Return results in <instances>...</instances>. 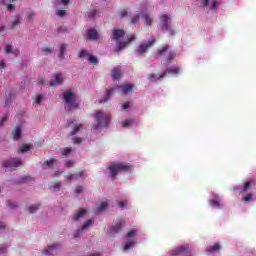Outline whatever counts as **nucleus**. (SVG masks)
Masks as SVG:
<instances>
[{
    "instance_id": "5701e85b",
    "label": "nucleus",
    "mask_w": 256,
    "mask_h": 256,
    "mask_svg": "<svg viewBox=\"0 0 256 256\" xmlns=\"http://www.w3.org/2000/svg\"><path fill=\"white\" fill-rule=\"evenodd\" d=\"M121 77V70L116 67L112 70V79L117 80Z\"/></svg>"
},
{
    "instance_id": "13d9d810",
    "label": "nucleus",
    "mask_w": 256,
    "mask_h": 256,
    "mask_svg": "<svg viewBox=\"0 0 256 256\" xmlns=\"http://www.w3.org/2000/svg\"><path fill=\"white\" fill-rule=\"evenodd\" d=\"M0 253H7V246H0Z\"/></svg>"
},
{
    "instance_id": "8fccbe9b",
    "label": "nucleus",
    "mask_w": 256,
    "mask_h": 256,
    "mask_svg": "<svg viewBox=\"0 0 256 256\" xmlns=\"http://www.w3.org/2000/svg\"><path fill=\"white\" fill-rule=\"evenodd\" d=\"M47 83V80L45 78H39L38 85H45Z\"/></svg>"
},
{
    "instance_id": "c03bdc74",
    "label": "nucleus",
    "mask_w": 256,
    "mask_h": 256,
    "mask_svg": "<svg viewBox=\"0 0 256 256\" xmlns=\"http://www.w3.org/2000/svg\"><path fill=\"white\" fill-rule=\"evenodd\" d=\"M73 165H75V163L72 160H67L65 163V167H67L68 169H71Z\"/></svg>"
},
{
    "instance_id": "f8f14e48",
    "label": "nucleus",
    "mask_w": 256,
    "mask_h": 256,
    "mask_svg": "<svg viewBox=\"0 0 256 256\" xmlns=\"http://www.w3.org/2000/svg\"><path fill=\"white\" fill-rule=\"evenodd\" d=\"M63 83V75L54 74V80L50 81V87H57Z\"/></svg>"
},
{
    "instance_id": "bf43d9fd",
    "label": "nucleus",
    "mask_w": 256,
    "mask_h": 256,
    "mask_svg": "<svg viewBox=\"0 0 256 256\" xmlns=\"http://www.w3.org/2000/svg\"><path fill=\"white\" fill-rule=\"evenodd\" d=\"M127 10H122L120 11V16L123 18V17H127Z\"/></svg>"
},
{
    "instance_id": "2f4dec72",
    "label": "nucleus",
    "mask_w": 256,
    "mask_h": 256,
    "mask_svg": "<svg viewBox=\"0 0 256 256\" xmlns=\"http://www.w3.org/2000/svg\"><path fill=\"white\" fill-rule=\"evenodd\" d=\"M29 149H31V146L25 144L22 147H20L19 153H27V151H29Z\"/></svg>"
},
{
    "instance_id": "58836bf2",
    "label": "nucleus",
    "mask_w": 256,
    "mask_h": 256,
    "mask_svg": "<svg viewBox=\"0 0 256 256\" xmlns=\"http://www.w3.org/2000/svg\"><path fill=\"white\" fill-rule=\"evenodd\" d=\"M134 235H137V231L135 229L130 230L127 233V239H131V237H134Z\"/></svg>"
},
{
    "instance_id": "412c9836",
    "label": "nucleus",
    "mask_w": 256,
    "mask_h": 256,
    "mask_svg": "<svg viewBox=\"0 0 256 256\" xmlns=\"http://www.w3.org/2000/svg\"><path fill=\"white\" fill-rule=\"evenodd\" d=\"M86 210L85 209H80L79 212H77L76 214H74L72 216V221H78V219H81V217H83V215H85Z\"/></svg>"
},
{
    "instance_id": "5fc2aeb1",
    "label": "nucleus",
    "mask_w": 256,
    "mask_h": 256,
    "mask_svg": "<svg viewBox=\"0 0 256 256\" xmlns=\"http://www.w3.org/2000/svg\"><path fill=\"white\" fill-rule=\"evenodd\" d=\"M58 17H65V10H58Z\"/></svg>"
},
{
    "instance_id": "393cba45",
    "label": "nucleus",
    "mask_w": 256,
    "mask_h": 256,
    "mask_svg": "<svg viewBox=\"0 0 256 256\" xmlns=\"http://www.w3.org/2000/svg\"><path fill=\"white\" fill-rule=\"evenodd\" d=\"M59 247V244H54L52 246H48V249H45L43 251V255H49L54 249H57Z\"/></svg>"
},
{
    "instance_id": "b1692460",
    "label": "nucleus",
    "mask_w": 256,
    "mask_h": 256,
    "mask_svg": "<svg viewBox=\"0 0 256 256\" xmlns=\"http://www.w3.org/2000/svg\"><path fill=\"white\" fill-rule=\"evenodd\" d=\"M91 225H93V220H88L86 221L83 225L81 230H78V234L79 233H83V231H85V229H89V227H91Z\"/></svg>"
},
{
    "instance_id": "cd10ccee",
    "label": "nucleus",
    "mask_w": 256,
    "mask_h": 256,
    "mask_svg": "<svg viewBox=\"0 0 256 256\" xmlns=\"http://www.w3.org/2000/svg\"><path fill=\"white\" fill-rule=\"evenodd\" d=\"M143 17H144V19H145V21H146V25H147L148 27H151V25H153V19H151V18L149 17V14H144Z\"/></svg>"
},
{
    "instance_id": "4c0bfd02",
    "label": "nucleus",
    "mask_w": 256,
    "mask_h": 256,
    "mask_svg": "<svg viewBox=\"0 0 256 256\" xmlns=\"http://www.w3.org/2000/svg\"><path fill=\"white\" fill-rule=\"evenodd\" d=\"M80 59H83V57H89V52L87 50H81L79 53Z\"/></svg>"
},
{
    "instance_id": "f3484780",
    "label": "nucleus",
    "mask_w": 256,
    "mask_h": 256,
    "mask_svg": "<svg viewBox=\"0 0 256 256\" xmlns=\"http://www.w3.org/2000/svg\"><path fill=\"white\" fill-rule=\"evenodd\" d=\"M83 175H85V171L82 170V171L76 172L75 174L67 175L66 179L68 181H71L73 179H80V177H83Z\"/></svg>"
},
{
    "instance_id": "f257e3e1",
    "label": "nucleus",
    "mask_w": 256,
    "mask_h": 256,
    "mask_svg": "<svg viewBox=\"0 0 256 256\" xmlns=\"http://www.w3.org/2000/svg\"><path fill=\"white\" fill-rule=\"evenodd\" d=\"M115 91H117V93H121V95H129V93L133 91V84L126 83L118 85L115 88L106 89L104 97L99 99L98 103H107Z\"/></svg>"
},
{
    "instance_id": "2eb2a0df",
    "label": "nucleus",
    "mask_w": 256,
    "mask_h": 256,
    "mask_svg": "<svg viewBox=\"0 0 256 256\" xmlns=\"http://www.w3.org/2000/svg\"><path fill=\"white\" fill-rule=\"evenodd\" d=\"M165 77H167V72H163L159 76H157L155 74H150L149 75V81H151V83H155V81H159L161 79H165Z\"/></svg>"
},
{
    "instance_id": "423d86ee",
    "label": "nucleus",
    "mask_w": 256,
    "mask_h": 256,
    "mask_svg": "<svg viewBox=\"0 0 256 256\" xmlns=\"http://www.w3.org/2000/svg\"><path fill=\"white\" fill-rule=\"evenodd\" d=\"M63 99L69 109H79V102L75 98V94L69 90L66 91L63 95Z\"/></svg>"
},
{
    "instance_id": "f03ea898",
    "label": "nucleus",
    "mask_w": 256,
    "mask_h": 256,
    "mask_svg": "<svg viewBox=\"0 0 256 256\" xmlns=\"http://www.w3.org/2000/svg\"><path fill=\"white\" fill-rule=\"evenodd\" d=\"M94 119L96 120L94 129H101V127H108L109 123H111V115L104 113L103 110H96L94 112Z\"/></svg>"
},
{
    "instance_id": "09e8293b",
    "label": "nucleus",
    "mask_w": 256,
    "mask_h": 256,
    "mask_svg": "<svg viewBox=\"0 0 256 256\" xmlns=\"http://www.w3.org/2000/svg\"><path fill=\"white\" fill-rule=\"evenodd\" d=\"M11 51H13V46H11V45L6 46L5 53L9 54V53H11Z\"/></svg>"
},
{
    "instance_id": "69168bd1",
    "label": "nucleus",
    "mask_w": 256,
    "mask_h": 256,
    "mask_svg": "<svg viewBox=\"0 0 256 256\" xmlns=\"http://www.w3.org/2000/svg\"><path fill=\"white\" fill-rule=\"evenodd\" d=\"M83 191V187L78 186L76 187V193H81Z\"/></svg>"
},
{
    "instance_id": "1a4fd4ad",
    "label": "nucleus",
    "mask_w": 256,
    "mask_h": 256,
    "mask_svg": "<svg viewBox=\"0 0 256 256\" xmlns=\"http://www.w3.org/2000/svg\"><path fill=\"white\" fill-rule=\"evenodd\" d=\"M20 165H21L20 158H10L9 160H6L3 162V167L8 171H15L13 167H19Z\"/></svg>"
},
{
    "instance_id": "6e6d98bb",
    "label": "nucleus",
    "mask_w": 256,
    "mask_h": 256,
    "mask_svg": "<svg viewBox=\"0 0 256 256\" xmlns=\"http://www.w3.org/2000/svg\"><path fill=\"white\" fill-rule=\"evenodd\" d=\"M129 107H131V104H130L129 102H125V103L123 104V110H124V111L127 110V109H129Z\"/></svg>"
},
{
    "instance_id": "864d4df0",
    "label": "nucleus",
    "mask_w": 256,
    "mask_h": 256,
    "mask_svg": "<svg viewBox=\"0 0 256 256\" xmlns=\"http://www.w3.org/2000/svg\"><path fill=\"white\" fill-rule=\"evenodd\" d=\"M81 138H73V143H75L76 145H81Z\"/></svg>"
},
{
    "instance_id": "7ed1b4c3",
    "label": "nucleus",
    "mask_w": 256,
    "mask_h": 256,
    "mask_svg": "<svg viewBox=\"0 0 256 256\" xmlns=\"http://www.w3.org/2000/svg\"><path fill=\"white\" fill-rule=\"evenodd\" d=\"M158 56L164 57L166 65H171L175 57H177V53L171 50V46L164 44L158 49Z\"/></svg>"
},
{
    "instance_id": "774afa93",
    "label": "nucleus",
    "mask_w": 256,
    "mask_h": 256,
    "mask_svg": "<svg viewBox=\"0 0 256 256\" xmlns=\"http://www.w3.org/2000/svg\"><path fill=\"white\" fill-rule=\"evenodd\" d=\"M69 1H70V0H61V2L63 3V5H69Z\"/></svg>"
},
{
    "instance_id": "72a5a7b5",
    "label": "nucleus",
    "mask_w": 256,
    "mask_h": 256,
    "mask_svg": "<svg viewBox=\"0 0 256 256\" xmlns=\"http://www.w3.org/2000/svg\"><path fill=\"white\" fill-rule=\"evenodd\" d=\"M40 205L37 204V205H32L30 207H28V211L29 213H35V211H37L39 209Z\"/></svg>"
},
{
    "instance_id": "e433bc0d",
    "label": "nucleus",
    "mask_w": 256,
    "mask_h": 256,
    "mask_svg": "<svg viewBox=\"0 0 256 256\" xmlns=\"http://www.w3.org/2000/svg\"><path fill=\"white\" fill-rule=\"evenodd\" d=\"M7 119H9V112H7L4 117L1 118L0 120V127H3V123H5V121H7Z\"/></svg>"
},
{
    "instance_id": "a18cd8bd",
    "label": "nucleus",
    "mask_w": 256,
    "mask_h": 256,
    "mask_svg": "<svg viewBox=\"0 0 256 256\" xmlns=\"http://www.w3.org/2000/svg\"><path fill=\"white\" fill-rule=\"evenodd\" d=\"M218 8H219V3H217V1H213L211 9H213L216 12Z\"/></svg>"
},
{
    "instance_id": "680f3d73",
    "label": "nucleus",
    "mask_w": 256,
    "mask_h": 256,
    "mask_svg": "<svg viewBox=\"0 0 256 256\" xmlns=\"http://www.w3.org/2000/svg\"><path fill=\"white\" fill-rule=\"evenodd\" d=\"M5 67H7V65L5 64V61L1 60L0 61V68L5 69Z\"/></svg>"
},
{
    "instance_id": "ea45409f",
    "label": "nucleus",
    "mask_w": 256,
    "mask_h": 256,
    "mask_svg": "<svg viewBox=\"0 0 256 256\" xmlns=\"http://www.w3.org/2000/svg\"><path fill=\"white\" fill-rule=\"evenodd\" d=\"M87 15L89 19H95V17H97V10H93L92 12H89Z\"/></svg>"
},
{
    "instance_id": "dca6fc26",
    "label": "nucleus",
    "mask_w": 256,
    "mask_h": 256,
    "mask_svg": "<svg viewBox=\"0 0 256 256\" xmlns=\"http://www.w3.org/2000/svg\"><path fill=\"white\" fill-rule=\"evenodd\" d=\"M132 41H135V36L130 37L128 42H119L116 51H123V49H125V47H127V45H129V43Z\"/></svg>"
},
{
    "instance_id": "c9c22d12",
    "label": "nucleus",
    "mask_w": 256,
    "mask_h": 256,
    "mask_svg": "<svg viewBox=\"0 0 256 256\" xmlns=\"http://www.w3.org/2000/svg\"><path fill=\"white\" fill-rule=\"evenodd\" d=\"M132 124H133V119L124 120L122 123L123 127H130Z\"/></svg>"
},
{
    "instance_id": "ddd939ff",
    "label": "nucleus",
    "mask_w": 256,
    "mask_h": 256,
    "mask_svg": "<svg viewBox=\"0 0 256 256\" xmlns=\"http://www.w3.org/2000/svg\"><path fill=\"white\" fill-rule=\"evenodd\" d=\"M122 37H125V30H123V29H114L112 39L114 41H119V39H122Z\"/></svg>"
},
{
    "instance_id": "6e6552de",
    "label": "nucleus",
    "mask_w": 256,
    "mask_h": 256,
    "mask_svg": "<svg viewBox=\"0 0 256 256\" xmlns=\"http://www.w3.org/2000/svg\"><path fill=\"white\" fill-rule=\"evenodd\" d=\"M155 37L150 38L147 42H144L140 44V46L137 48L136 53L138 55H143V53H147L151 47H153L156 43Z\"/></svg>"
},
{
    "instance_id": "aec40b11",
    "label": "nucleus",
    "mask_w": 256,
    "mask_h": 256,
    "mask_svg": "<svg viewBox=\"0 0 256 256\" xmlns=\"http://www.w3.org/2000/svg\"><path fill=\"white\" fill-rule=\"evenodd\" d=\"M166 71L170 75H179V72L181 71V69L177 66H172V67L167 68Z\"/></svg>"
},
{
    "instance_id": "39448f33",
    "label": "nucleus",
    "mask_w": 256,
    "mask_h": 256,
    "mask_svg": "<svg viewBox=\"0 0 256 256\" xmlns=\"http://www.w3.org/2000/svg\"><path fill=\"white\" fill-rule=\"evenodd\" d=\"M129 169H133V166L119 163V162H113L109 166V171L112 179H115V177L118 175L119 171H129Z\"/></svg>"
},
{
    "instance_id": "20e7f679",
    "label": "nucleus",
    "mask_w": 256,
    "mask_h": 256,
    "mask_svg": "<svg viewBox=\"0 0 256 256\" xmlns=\"http://www.w3.org/2000/svg\"><path fill=\"white\" fill-rule=\"evenodd\" d=\"M158 56L164 57L166 65H171L175 57H177V53L171 50V46L164 44L158 49Z\"/></svg>"
},
{
    "instance_id": "6ab92c4d",
    "label": "nucleus",
    "mask_w": 256,
    "mask_h": 256,
    "mask_svg": "<svg viewBox=\"0 0 256 256\" xmlns=\"http://www.w3.org/2000/svg\"><path fill=\"white\" fill-rule=\"evenodd\" d=\"M109 207V204L107 202H101L100 204H96V213H101L105 211Z\"/></svg>"
},
{
    "instance_id": "4468645a",
    "label": "nucleus",
    "mask_w": 256,
    "mask_h": 256,
    "mask_svg": "<svg viewBox=\"0 0 256 256\" xmlns=\"http://www.w3.org/2000/svg\"><path fill=\"white\" fill-rule=\"evenodd\" d=\"M86 37L87 39H90V41H97V39H99V34L97 33V30L91 29L88 30Z\"/></svg>"
},
{
    "instance_id": "c756f323",
    "label": "nucleus",
    "mask_w": 256,
    "mask_h": 256,
    "mask_svg": "<svg viewBox=\"0 0 256 256\" xmlns=\"http://www.w3.org/2000/svg\"><path fill=\"white\" fill-rule=\"evenodd\" d=\"M81 129H83V124H79L78 126H75L73 131L70 133V135H77V133H79Z\"/></svg>"
},
{
    "instance_id": "3c124183",
    "label": "nucleus",
    "mask_w": 256,
    "mask_h": 256,
    "mask_svg": "<svg viewBox=\"0 0 256 256\" xmlns=\"http://www.w3.org/2000/svg\"><path fill=\"white\" fill-rule=\"evenodd\" d=\"M249 187H251V182H245L243 191H247L249 189Z\"/></svg>"
},
{
    "instance_id": "338daca9",
    "label": "nucleus",
    "mask_w": 256,
    "mask_h": 256,
    "mask_svg": "<svg viewBox=\"0 0 256 256\" xmlns=\"http://www.w3.org/2000/svg\"><path fill=\"white\" fill-rule=\"evenodd\" d=\"M204 7H209V0H202Z\"/></svg>"
},
{
    "instance_id": "9b49d317",
    "label": "nucleus",
    "mask_w": 256,
    "mask_h": 256,
    "mask_svg": "<svg viewBox=\"0 0 256 256\" xmlns=\"http://www.w3.org/2000/svg\"><path fill=\"white\" fill-rule=\"evenodd\" d=\"M123 227H125V220H119L115 225L111 227V233L116 235V233H119Z\"/></svg>"
},
{
    "instance_id": "7c9ffc66",
    "label": "nucleus",
    "mask_w": 256,
    "mask_h": 256,
    "mask_svg": "<svg viewBox=\"0 0 256 256\" xmlns=\"http://www.w3.org/2000/svg\"><path fill=\"white\" fill-rule=\"evenodd\" d=\"M134 246H135L134 241L126 242V244L124 246V251H129V249H132V247H134Z\"/></svg>"
},
{
    "instance_id": "4be33fe9",
    "label": "nucleus",
    "mask_w": 256,
    "mask_h": 256,
    "mask_svg": "<svg viewBox=\"0 0 256 256\" xmlns=\"http://www.w3.org/2000/svg\"><path fill=\"white\" fill-rule=\"evenodd\" d=\"M219 249H221V244L219 243H216L215 245L213 246H209L206 251L208 253H215V251H219Z\"/></svg>"
},
{
    "instance_id": "052dcab7",
    "label": "nucleus",
    "mask_w": 256,
    "mask_h": 256,
    "mask_svg": "<svg viewBox=\"0 0 256 256\" xmlns=\"http://www.w3.org/2000/svg\"><path fill=\"white\" fill-rule=\"evenodd\" d=\"M27 181H29V176L23 177V178L20 180V183H27Z\"/></svg>"
},
{
    "instance_id": "4d7b16f0",
    "label": "nucleus",
    "mask_w": 256,
    "mask_h": 256,
    "mask_svg": "<svg viewBox=\"0 0 256 256\" xmlns=\"http://www.w3.org/2000/svg\"><path fill=\"white\" fill-rule=\"evenodd\" d=\"M41 101H43V96H42V95H38V96L36 97L35 103H41Z\"/></svg>"
},
{
    "instance_id": "c85d7f7f",
    "label": "nucleus",
    "mask_w": 256,
    "mask_h": 256,
    "mask_svg": "<svg viewBox=\"0 0 256 256\" xmlns=\"http://www.w3.org/2000/svg\"><path fill=\"white\" fill-rule=\"evenodd\" d=\"M60 187L61 184L59 182H52L50 184V189H52L53 191H58Z\"/></svg>"
},
{
    "instance_id": "49530a36",
    "label": "nucleus",
    "mask_w": 256,
    "mask_h": 256,
    "mask_svg": "<svg viewBox=\"0 0 256 256\" xmlns=\"http://www.w3.org/2000/svg\"><path fill=\"white\" fill-rule=\"evenodd\" d=\"M53 163H55V159L54 158L44 162V165H47L48 167H51V165H53Z\"/></svg>"
},
{
    "instance_id": "473e14b6",
    "label": "nucleus",
    "mask_w": 256,
    "mask_h": 256,
    "mask_svg": "<svg viewBox=\"0 0 256 256\" xmlns=\"http://www.w3.org/2000/svg\"><path fill=\"white\" fill-rule=\"evenodd\" d=\"M210 205H211L212 207H218V208L221 207V204L219 203V201H218L216 198H214V199H212V200L210 201Z\"/></svg>"
},
{
    "instance_id": "f704fd0d",
    "label": "nucleus",
    "mask_w": 256,
    "mask_h": 256,
    "mask_svg": "<svg viewBox=\"0 0 256 256\" xmlns=\"http://www.w3.org/2000/svg\"><path fill=\"white\" fill-rule=\"evenodd\" d=\"M71 151H72L71 148L66 147V148H64L63 151H62V155H63L64 157H67V156L71 155Z\"/></svg>"
},
{
    "instance_id": "a211bd4d",
    "label": "nucleus",
    "mask_w": 256,
    "mask_h": 256,
    "mask_svg": "<svg viewBox=\"0 0 256 256\" xmlns=\"http://www.w3.org/2000/svg\"><path fill=\"white\" fill-rule=\"evenodd\" d=\"M14 141H19L21 139V127L19 125L16 126L15 130L12 132Z\"/></svg>"
},
{
    "instance_id": "de8ad7c7",
    "label": "nucleus",
    "mask_w": 256,
    "mask_h": 256,
    "mask_svg": "<svg viewBox=\"0 0 256 256\" xmlns=\"http://www.w3.org/2000/svg\"><path fill=\"white\" fill-rule=\"evenodd\" d=\"M253 198L252 194H248L247 196H245L243 198V201H245V203H249V201H251V199Z\"/></svg>"
},
{
    "instance_id": "0e129e2a",
    "label": "nucleus",
    "mask_w": 256,
    "mask_h": 256,
    "mask_svg": "<svg viewBox=\"0 0 256 256\" xmlns=\"http://www.w3.org/2000/svg\"><path fill=\"white\" fill-rule=\"evenodd\" d=\"M33 17H35V12H29L28 19H33Z\"/></svg>"
},
{
    "instance_id": "9d476101",
    "label": "nucleus",
    "mask_w": 256,
    "mask_h": 256,
    "mask_svg": "<svg viewBox=\"0 0 256 256\" xmlns=\"http://www.w3.org/2000/svg\"><path fill=\"white\" fill-rule=\"evenodd\" d=\"M173 255H187L191 256V252H189V245H184L178 247L172 251Z\"/></svg>"
},
{
    "instance_id": "bb28decb",
    "label": "nucleus",
    "mask_w": 256,
    "mask_h": 256,
    "mask_svg": "<svg viewBox=\"0 0 256 256\" xmlns=\"http://www.w3.org/2000/svg\"><path fill=\"white\" fill-rule=\"evenodd\" d=\"M88 61L90 65H98L99 60L95 56H88Z\"/></svg>"
},
{
    "instance_id": "a19ab883",
    "label": "nucleus",
    "mask_w": 256,
    "mask_h": 256,
    "mask_svg": "<svg viewBox=\"0 0 256 256\" xmlns=\"http://www.w3.org/2000/svg\"><path fill=\"white\" fill-rule=\"evenodd\" d=\"M43 53H46V55H50V53H53V49L51 47H45L42 49Z\"/></svg>"
},
{
    "instance_id": "79ce46f5",
    "label": "nucleus",
    "mask_w": 256,
    "mask_h": 256,
    "mask_svg": "<svg viewBox=\"0 0 256 256\" xmlns=\"http://www.w3.org/2000/svg\"><path fill=\"white\" fill-rule=\"evenodd\" d=\"M19 23H21V20H19V18L15 19L12 22L11 29H15V27H17L19 25Z\"/></svg>"
},
{
    "instance_id": "a878e982",
    "label": "nucleus",
    "mask_w": 256,
    "mask_h": 256,
    "mask_svg": "<svg viewBox=\"0 0 256 256\" xmlns=\"http://www.w3.org/2000/svg\"><path fill=\"white\" fill-rule=\"evenodd\" d=\"M65 51H67V45L66 44H61L60 45V53H59V58L63 59L65 57Z\"/></svg>"
},
{
    "instance_id": "e2e57ef3",
    "label": "nucleus",
    "mask_w": 256,
    "mask_h": 256,
    "mask_svg": "<svg viewBox=\"0 0 256 256\" xmlns=\"http://www.w3.org/2000/svg\"><path fill=\"white\" fill-rule=\"evenodd\" d=\"M7 9H8V11H13V9H15V5L9 4V5L7 6Z\"/></svg>"
},
{
    "instance_id": "0eeeda50",
    "label": "nucleus",
    "mask_w": 256,
    "mask_h": 256,
    "mask_svg": "<svg viewBox=\"0 0 256 256\" xmlns=\"http://www.w3.org/2000/svg\"><path fill=\"white\" fill-rule=\"evenodd\" d=\"M160 29L164 31V33L168 32L170 35H175L173 27L171 26V18L167 14L160 16Z\"/></svg>"
},
{
    "instance_id": "37998d69",
    "label": "nucleus",
    "mask_w": 256,
    "mask_h": 256,
    "mask_svg": "<svg viewBox=\"0 0 256 256\" xmlns=\"http://www.w3.org/2000/svg\"><path fill=\"white\" fill-rule=\"evenodd\" d=\"M139 19H140V16L139 15H134L131 19V23L133 25H135V23H139Z\"/></svg>"
},
{
    "instance_id": "603ef678",
    "label": "nucleus",
    "mask_w": 256,
    "mask_h": 256,
    "mask_svg": "<svg viewBox=\"0 0 256 256\" xmlns=\"http://www.w3.org/2000/svg\"><path fill=\"white\" fill-rule=\"evenodd\" d=\"M125 205H127V201H121L118 203V207H120V209H123Z\"/></svg>"
}]
</instances>
